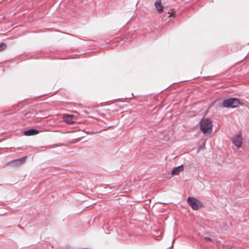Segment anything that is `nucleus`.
Segmentation results:
<instances>
[{"label": "nucleus", "mask_w": 249, "mask_h": 249, "mask_svg": "<svg viewBox=\"0 0 249 249\" xmlns=\"http://www.w3.org/2000/svg\"><path fill=\"white\" fill-rule=\"evenodd\" d=\"M26 158L27 157L25 156L20 158L19 159L12 160L8 162L7 165L12 167H19L20 165H21L24 162Z\"/></svg>", "instance_id": "39448f33"}, {"label": "nucleus", "mask_w": 249, "mask_h": 249, "mask_svg": "<svg viewBox=\"0 0 249 249\" xmlns=\"http://www.w3.org/2000/svg\"><path fill=\"white\" fill-rule=\"evenodd\" d=\"M74 115L71 114H64L63 117L64 122L69 124H74L76 122L73 120Z\"/></svg>", "instance_id": "0eeeda50"}, {"label": "nucleus", "mask_w": 249, "mask_h": 249, "mask_svg": "<svg viewBox=\"0 0 249 249\" xmlns=\"http://www.w3.org/2000/svg\"><path fill=\"white\" fill-rule=\"evenodd\" d=\"M175 239L173 240V243L175 241Z\"/></svg>", "instance_id": "dca6fc26"}, {"label": "nucleus", "mask_w": 249, "mask_h": 249, "mask_svg": "<svg viewBox=\"0 0 249 249\" xmlns=\"http://www.w3.org/2000/svg\"><path fill=\"white\" fill-rule=\"evenodd\" d=\"M222 105L223 107L225 108H234L237 107L240 105L245 106V104L241 102L238 98H229L224 99L222 101Z\"/></svg>", "instance_id": "f03ea898"}, {"label": "nucleus", "mask_w": 249, "mask_h": 249, "mask_svg": "<svg viewBox=\"0 0 249 249\" xmlns=\"http://www.w3.org/2000/svg\"><path fill=\"white\" fill-rule=\"evenodd\" d=\"M187 202L190 206L194 210H198L203 207V204L200 201L193 197H188Z\"/></svg>", "instance_id": "7ed1b4c3"}, {"label": "nucleus", "mask_w": 249, "mask_h": 249, "mask_svg": "<svg viewBox=\"0 0 249 249\" xmlns=\"http://www.w3.org/2000/svg\"><path fill=\"white\" fill-rule=\"evenodd\" d=\"M155 6L156 8L160 12L163 11V7L161 4V1L160 0H158L155 1Z\"/></svg>", "instance_id": "9d476101"}, {"label": "nucleus", "mask_w": 249, "mask_h": 249, "mask_svg": "<svg viewBox=\"0 0 249 249\" xmlns=\"http://www.w3.org/2000/svg\"><path fill=\"white\" fill-rule=\"evenodd\" d=\"M204 239L207 241V242H209V241H211V242H214V241H215L216 242H218V243H220V241L215 239V238H211V237H205L204 238Z\"/></svg>", "instance_id": "9b49d317"}, {"label": "nucleus", "mask_w": 249, "mask_h": 249, "mask_svg": "<svg viewBox=\"0 0 249 249\" xmlns=\"http://www.w3.org/2000/svg\"><path fill=\"white\" fill-rule=\"evenodd\" d=\"M7 47V45L5 43H0V52L3 51Z\"/></svg>", "instance_id": "f8f14e48"}, {"label": "nucleus", "mask_w": 249, "mask_h": 249, "mask_svg": "<svg viewBox=\"0 0 249 249\" xmlns=\"http://www.w3.org/2000/svg\"><path fill=\"white\" fill-rule=\"evenodd\" d=\"M161 235L162 234H160L159 236H156L155 235L153 234L152 237L153 238L155 239V240H160L162 238Z\"/></svg>", "instance_id": "ddd939ff"}, {"label": "nucleus", "mask_w": 249, "mask_h": 249, "mask_svg": "<svg viewBox=\"0 0 249 249\" xmlns=\"http://www.w3.org/2000/svg\"><path fill=\"white\" fill-rule=\"evenodd\" d=\"M110 189H115V190H119V189H122V186H118L116 185L114 186H113L112 187H110Z\"/></svg>", "instance_id": "4468645a"}, {"label": "nucleus", "mask_w": 249, "mask_h": 249, "mask_svg": "<svg viewBox=\"0 0 249 249\" xmlns=\"http://www.w3.org/2000/svg\"><path fill=\"white\" fill-rule=\"evenodd\" d=\"M184 170V166L183 164L179 165L177 167H173L171 171V175L172 176L174 175H178L179 174V173Z\"/></svg>", "instance_id": "6e6552de"}, {"label": "nucleus", "mask_w": 249, "mask_h": 249, "mask_svg": "<svg viewBox=\"0 0 249 249\" xmlns=\"http://www.w3.org/2000/svg\"><path fill=\"white\" fill-rule=\"evenodd\" d=\"M118 238L122 240L135 241L139 240L141 234H118Z\"/></svg>", "instance_id": "20e7f679"}, {"label": "nucleus", "mask_w": 249, "mask_h": 249, "mask_svg": "<svg viewBox=\"0 0 249 249\" xmlns=\"http://www.w3.org/2000/svg\"><path fill=\"white\" fill-rule=\"evenodd\" d=\"M200 129L204 134L211 133L212 132L213 124L208 118H202L199 123Z\"/></svg>", "instance_id": "f257e3e1"}, {"label": "nucleus", "mask_w": 249, "mask_h": 249, "mask_svg": "<svg viewBox=\"0 0 249 249\" xmlns=\"http://www.w3.org/2000/svg\"><path fill=\"white\" fill-rule=\"evenodd\" d=\"M126 40H128L129 41H130V39H128L127 37H126Z\"/></svg>", "instance_id": "2eb2a0df"}, {"label": "nucleus", "mask_w": 249, "mask_h": 249, "mask_svg": "<svg viewBox=\"0 0 249 249\" xmlns=\"http://www.w3.org/2000/svg\"><path fill=\"white\" fill-rule=\"evenodd\" d=\"M232 142L238 148L241 146L242 143V137L241 132L232 138Z\"/></svg>", "instance_id": "423d86ee"}, {"label": "nucleus", "mask_w": 249, "mask_h": 249, "mask_svg": "<svg viewBox=\"0 0 249 249\" xmlns=\"http://www.w3.org/2000/svg\"><path fill=\"white\" fill-rule=\"evenodd\" d=\"M39 131L37 129L34 128H30L25 130L23 133L24 135L29 136L36 135L39 133Z\"/></svg>", "instance_id": "1a4fd4ad"}]
</instances>
